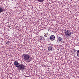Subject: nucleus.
Masks as SVG:
<instances>
[{"instance_id": "1", "label": "nucleus", "mask_w": 79, "mask_h": 79, "mask_svg": "<svg viewBox=\"0 0 79 79\" xmlns=\"http://www.w3.org/2000/svg\"><path fill=\"white\" fill-rule=\"evenodd\" d=\"M71 34V32L69 30H66L65 32V36L68 37Z\"/></svg>"}, {"instance_id": "2", "label": "nucleus", "mask_w": 79, "mask_h": 79, "mask_svg": "<svg viewBox=\"0 0 79 79\" xmlns=\"http://www.w3.org/2000/svg\"><path fill=\"white\" fill-rule=\"evenodd\" d=\"M29 58H30V56L28 54H24V59L25 61L28 60H29Z\"/></svg>"}, {"instance_id": "3", "label": "nucleus", "mask_w": 79, "mask_h": 79, "mask_svg": "<svg viewBox=\"0 0 79 79\" xmlns=\"http://www.w3.org/2000/svg\"><path fill=\"white\" fill-rule=\"evenodd\" d=\"M19 68L20 69V70L23 71L25 69V66L23 64H20V67H19Z\"/></svg>"}, {"instance_id": "4", "label": "nucleus", "mask_w": 79, "mask_h": 79, "mask_svg": "<svg viewBox=\"0 0 79 79\" xmlns=\"http://www.w3.org/2000/svg\"><path fill=\"white\" fill-rule=\"evenodd\" d=\"M57 42L59 41V42H60V43H61V42H63V38L60 37H59L58 38H57Z\"/></svg>"}, {"instance_id": "5", "label": "nucleus", "mask_w": 79, "mask_h": 79, "mask_svg": "<svg viewBox=\"0 0 79 79\" xmlns=\"http://www.w3.org/2000/svg\"><path fill=\"white\" fill-rule=\"evenodd\" d=\"M14 64V65H15V66H16V67H17L18 68H19V67L20 66V64H19L18 63V62H17V61H15Z\"/></svg>"}, {"instance_id": "6", "label": "nucleus", "mask_w": 79, "mask_h": 79, "mask_svg": "<svg viewBox=\"0 0 79 79\" xmlns=\"http://www.w3.org/2000/svg\"><path fill=\"white\" fill-rule=\"evenodd\" d=\"M50 39L51 40H54L55 39V37L54 35H52L50 37Z\"/></svg>"}, {"instance_id": "7", "label": "nucleus", "mask_w": 79, "mask_h": 79, "mask_svg": "<svg viewBox=\"0 0 79 79\" xmlns=\"http://www.w3.org/2000/svg\"><path fill=\"white\" fill-rule=\"evenodd\" d=\"M48 50L50 51V52H51L52 51V46H49L48 48Z\"/></svg>"}, {"instance_id": "8", "label": "nucleus", "mask_w": 79, "mask_h": 79, "mask_svg": "<svg viewBox=\"0 0 79 79\" xmlns=\"http://www.w3.org/2000/svg\"><path fill=\"white\" fill-rule=\"evenodd\" d=\"M3 11V9L0 6V13Z\"/></svg>"}, {"instance_id": "9", "label": "nucleus", "mask_w": 79, "mask_h": 79, "mask_svg": "<svg viewBox=\"0 0 79 79\" xmlns=\"http://www.w3.org/2000/svg\"><path fill=\"white\" fill-rule=\"evenodd\" d=\"M45 39V38L43 36H41L40 37V40H44Z\"/></svg>"}, {"instance_id": "10", "label": "nucleus", "mask_w": 79, "mask_h": 79, "mask_svg": "<svg viewBox=\"0 0 79 79\" xmlns=\"http://www.w3.org/2000/svg\"><path fill=\"white\" fill-rule=\"evenodd\" d=\"M77 56H79V50L77 51Z\"/></svg>"}, {"instance_id": "11", "label": "nucleus", "mask_w": 79, "mask_h": 79, "mask_svg": "<svg viewBox=\"0 0 79 79\" xmlns=\"http://www.w3.org/2000/svg\"><path fill=\"white\" fill-rule=\"evenodd\" d=\"M44 37H47V35H48V33H47V34L44 33Z\"/></svg>"}, {"instance_id": "12", "label": "nucleus", "mask_w": 79, "mask_h": 79, "mask_svg": "<svg viewBox=\"0 0 79 79\" xmlns=\"http://www.w3.org/2000/svg\"><path fill=\"white\" fill-rule=\"evenodd\" d=\"M37 1H38L39 2H42L43 1H44V0H36Z\"/></svg>"}, {"instance_id": "13", "label": "nucleus", "mask_w": 79, "mask_h": 79, "mask_svg": "<svg viewBox=\"0 0 79 79\" xmlns=\"http://www.w3.org/2000/svg\"><path fill=\"white\" fill-rule=\"evenodd\" d=\"M10 44V41H7L6 44Z\"/></svg>"}]
</instances>
